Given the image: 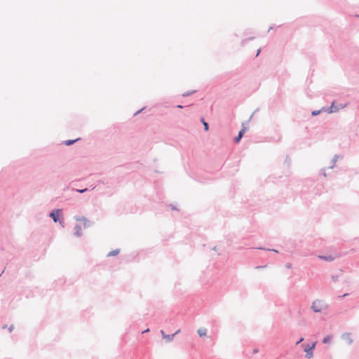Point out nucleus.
<instances>
[{"label": "nucleus", "mask_w": 359, "mask_h": 359, "mask_svg": "<svg viewBox=\"0 0 359 359\" xmlns=\"http://www.w3.org/2000/svg\"><path fill=\"white\" fill-rule=\"evenodd\" d=\"M259 109H256L254 112L252 114V115L250 116L249 119L245 122L242 123V129L238 132V134L236 137H234L233 142L236 144H238L241 142V139L243 138L245 133L247 131L248 128L245 126L246 124H248L251 119L252 118L254 114L258 111Z\"/></svg>", "instance_id": "nucleus-1"}, {"label": "nucleus", "mask_w": 359, "mask_h": 359, "mask_svg": "<svg viewBox=\"0 0 359 359\" xmlns=\"http://www.w3.org/2000/svg\"><path fill=\"white\" fill-rule=\"evenodd\" d=\"M327 308V305L323 301L319 299L313 301L311 305V309L315 313H320L323 311V309H326Z\"/></svg>", "instance_id": "nucleus-2"}, {"label": "nucleus", "mask_w": 359, "mask_h": 359, "mask_svg": "<svg viewBox=\"0 0 359 359\" xmlns=\"http://www.w3.org/2000/svg\"><path fill=\"white\" fill-rule=\"evenodd\" d=\"M346 107V104L342 103H337L335 100L332 101L331 105L326 108V112L328 114L336 113L339 111V109H343Z\"/></svg>", "instance_id": "nucleus-3"}, {"label": "nucleus", "mask_w": 359, "mask_h": 359, "mask_svg": "<svg viewBox=\"0 0 359 359\" xmlns=\"http://www.w3.org/2000/svg\"><path fill=\"white\" fill-rule=\"evenodd\" d=\"M62 213L61 209H54L49 213V217L53 219L55 223L59 222L63 226V219H60V215Z\"/></svg>", "instance_id": "nucleus-4"}, {"label": "nucleus", "mask_w": 359, "mask_h": 359, "mask_svg": "<svg viewBox=\"0 0 359 359\" xmlns=\"http://www.w3.org/2000/svg\"><path fill=\"white\" fill-rule=\"evenodd\" d=\"M316 346V341L313 342L310 344H303L304 351L306 352V358L311 359L313 357V350Z\"/></svg>", "instance_id": "nucleus-5"}, {"label": "nucleus", "mask_w": 359, "mask_h": 359, "mask_svg": "<svg viewBox=\"0 0 359 359\" xmlns=\"http://www.w3.org/2000/svg\"><path fill=\"white\" fill-rule=\"evenodd\" d=\"M74 219L76 220V221H80V222H83V226L84 228H88L90 226H91L93 225V222H90V220H88L86 217L84 216H82V217H79V216H75L74 217Z\"/></svg>", "instance_id": "nucleus-6"}, {"label": "nucleus", "mask_w": 359, "mask_h": 359, "mask_svg": "<svg viewBox=\"0 0 359 359\" xmlns=\"http://www.w3.org/2000/svg\"><path fill=\"white\" fill-rule=\"evenodd\" d=\"M340 256V253H336L334 255H320L319 256V258L326 262H332L336 258L339 257Z\"/></svg>", "instance_id": "nucleus-7"}, {"label": "nucleus", "mask_w": 359, "mask_h": 359, "mask_svg": "<svg viewBox=\"0 0 359 359\" xmlns=\"http://www.w3.org/2000/svg\"><path fill=\"white\" fill-rule=\"evenodd\" d=\"M341 338L346 341L348 345H351L353 344V340L351 337V333L349 332H344L341 334Z\"/></svg>", "instance_id": "nucleus-8"}, {"label": "nucleus", "mask_w": 359, "mask_h": 359, "mask_svg": "<svg viewBox=\"0 0 359 359\" xmlns=\"http://www.w3.org/2000/svg\"><path fill=\"white\" fill-rule=\"evenodd\" d=\"M180 332V330H177L175 333L171 334H167L166 336H163V339L166 340L167 342H170L173 340L174 337Z\"/></svg>", "instance_id": "nucleus-9"}, {"label": "nucleus", "mask_w": 359, "mask_h": 359, "mask_svg": "<svg viewBox=\"0 0 359 359\" xmlns=\"http://www.w3.org/2000/svg\"><path fill=\"white\" fill-rule=\"evenodd\" d=\"M74 230H75V232H74V235L77 237H81L82 236V229H81V226L76 224L74 226Z\"/></svg>", "instance_id": "nucleus-10"}, {"label": "nucleus", "mask_w": 359, "mask_h": 359, "mask_svg": "<svg viewBox=\"0 0 359 359\" xmlns=\"http://www.w3.org/2000/svg\"><path fill=\"white\" fill-rule=\"evenodd\" d=\"M79 140H80V138H76L75 140H67L64 142V144L66 146H71V145L74 144L75 142H76L77 141H79Z\"/></svg>", "instance_id": "nucleus-11"}, {"label": "nucleus", "mask_w": 359, "mask_h": 359, "mask_svg": "<svg viewBox=\"0 0 359 359\" xmlns=\"http://www.w3.org/2000/svg\"><path fill=\"white\" fill-rule=\"evenodd\" d=\"M197 333L200 337H204L207 334V330L204 327H201L198 330Z\"/></svg>", "instance_id": "nucleus-12"}, {"label": "nucleus", "mask_w": 359, "mask_h": 359, "mask_svg": "<svg viewBox=\"0 0 359 359\" xmlns=\"http://www.w3.org/2000/svg\"><path fill=\"white\" fill-rule=\"evenodd\" d=\"M120 252V249L117 248L116 250H114L111 252H109L108 254H107V257H114V256H116L117 255H118Z\"/></svg>", "instance_id": "nucleus-13"}, {"label": "nucleus", "mask_w": 359, "mask_h": 359, "mask_svg": "<svg viewBox=\"0 0 359 359\" xmlns=\"http://www.w3.org/2000/svg\"><path fill=\"white\" fill-rule=\"evenodd\" d=\"M322 111H326V108H325V107H323V108H322L321 109H320V110H315V111H313L311 112V116H317V115L320 114V112H322Z\"/></svg>", "instance_id": "nucleus-14"}, {"label": "nucleus", "mask_w": 359, "mask_h": 359, "mask_svg": "<svg viewBox=\"0 0 359 359\" xmlns=\"http://www.w3.org/2000/svg\"><path fill=\"white\" fill-rule=\"evenodd\" d=\"M339 158V155H337V154H336V155H334V157H333V158H332V165H330V166L329 167V168H334V165H335V163H336V162H337V159H338Z\"/></svg>", "instance_id": "nucleus-15"}, {"label": "nucleus", "mask_w": 359, "mask_h": 359, "mask_svg": "<svg viewBox=\"0 0 359 359\" xmlns=\"http://www.w3.org/2000/svg\"><path fill=\"white\" fill-rule=\"evenodd\" d=\"M332 339V336L331 335H327L325 336L323 339V344H328L330 342Z\"/></svg>", "instance_id": "nucleus-16"}, {"label": "nucleus", "mask_w": 359, "mask_h": 359, "mask_svg": "<svg viewBox=\"0 0 359 359\" xmlns=\"http://www.w3.org/2000/svg\"><path fill=\"white\" fill-rule=\"evenodd\" d=\"M88 190V188H84V189H73V191L77 192V193H79V194H83L85 192H86Z\"/></svg>", "instance_id": "nucleus-17"}, {"label": "nucleus", "mask_w": 359, "mask_h": 359, "mask_svg": "<svg viewBox=\"0 0 359 359\" xmlns=\"http://www.w3.org/2000/svg\"><path fill=\"white\" fill-rule=\"evenodd\" d=\"M201 121L203 123V126H204V130L205 131H208V129H209V125L207 122L205 121L204 118H201Z\"/></svg>", "instance_id": "nucleus-18"}, {"label": "nucleus", "mask_w": 359, "mask_h": 359, "mask_svg": "<svg viewBox=\"0 0 359 359\" xmlns=\"http://www.w3.org/2000/svg\"><path fill=\"white\" fill-rule=\"evenodd\" d=\"M195 92H196V90L187 91V92H185L184 93H183L182 96L183 97H188V96L194 94Z\"/></svg>", "instance_id": "nucleus-19"}, {"label": "nucleus", "mask_w": 359, "mask_h": 359, "mask_svg": "<svg viewBox=\"0 0 359 359\" xmlns=\"http://www.w3.org/2000/svg\"><path fill=\"white\" fill-rule=\"evenodd\" d=\"M257 248L259 249V250H267V251H272V252H278V250H276L275 249H269V248Z\"/></svg>", "instance_id": "nucleus-20"}, {"label": "nucleus", "mask_w": 359, "mask_h": 359, "mask_svg": "<svg viewBox=\"0 0 359 359\" xmlns=\"http://www.w3.org/2000/svg\"><path fill=\"white\" fill-rule=\"evenodd\" d=\"M255 39V37H254V36H252V37H250V38H248V39H244V40H243V41H242L241 44H242V45H244V43H246V41H250V40H252V39Z\"/></svg>", "instance_id": "nucleus-21"}, {"label": "nucleus", "mask_w": 359, "mask_h": 359, "mask_svg": "<svg viewBox=\"0 0 359 359\" xmlns=\"http://www.w3.org/2000/svg\"><path fill=\"white\" fill-rule=\"evenodd\" d=\"M338 279H339V276H332V280L334 282H337V281H338Z\"/></svg>", "instance_id": "nucleus-22"}, {"label": "nucleus", "mask_w": 359, "mask_h": 359, "mask_svg": "<svg viewBox=\"0 0 359 359\" xmlns=\"http://www.w3.org/2000/svg\"><path fill=\"white\" fill-rule=\"evenodd\" d=\"M320 175H323L324 177H326L327 175H326V172H325V169H321L320 170Z\"/></svg>", "instance_id": "nucleus-23"}, {"label": "nucleus", "mask_w": 359, "mask_h": 359, "mask_svg": "<svg viewBox=\"0 0 359 359\" xmlns=\"http://www.w3.org/2000/svg\"><path fill=\"white\" fill-rule=\"evenodd\" d=\"M348 294H349L348 293H345V294H344L343 295L339 296V297H338V298H339V299H342V298H344V297H346L348 296Z\"/></svg>", "instance_id": "nucleus-24"}, {"label": "nucleus", "mask_w": 359, "mask_h": 359, "mask_svg": "<svg viewBox=\"0 0 359 359\" xmlns=\"http://www.w3.org/2000/svg\"><path fill=\"white\" fill-rule=\"evenodd\" d=\"M304 341V338L303 337H301L297 342H296V345H298L300 343H302V341Z\"/></svg>", "instance_id": "nucleus-25"}, {"label": "nucleus", "mask_w": 359, "mask_h": 359, "mask_svg": "<svg viewBox=\"0 0 359 359\" xmlns=\"http://www.w3.org/2000/svg\"><path fill=\"white\" fill-rule=\"evenodd\" d=\"M14 329V326L13 325H10V327H8V331L9 332H11Z\"/></svg>", "instance_id": "nucleus-26"}, {"label": "nucleus", "mask_w": 359, "mask_h": 359, "mask_svg": "<svg viewBox=\"0 0 359 359\" xmlns=\"http://www.w3.org/2000/svg\"><path fill=\"white\" fill-rule=\"evenodd\" d=\"M258 352H259V349L257 348H254L252 351L253 354L257 353Z\"/></svg>", "instance_id": "nucleus-27"}, {"label": "nucleus", "mask_w": 359, "mask_h": 359, "mask_svg": "<svg viewBox=\"0 0 359 359\" xmlns=\"http://www.w3.org/2000/svg\"><path fill=\"white\" fill-rule=\"evenodd\" d=\"M144 109V107L142 108L141 109L138 110L137 111H136L135 113V115H137L138 114H140L141 111H142Z\"/></svg>", "instance_id": "nucleus-28"}, {"label": "nucleus", "mask_w": 359, "mask_h": 359, "mask_svg": "<svg viewBox=\"0 0 359 359\" xmlns=\"http://www.w3.org/2000/svg\"><path fill=\"white\" fill-rule=\"evenodd\" d=\"M170 206L171 209L173 210H177V208L175 205H172V204H170Z\"/></svg>", "instance_id": "nucleus-29"}, {"label": "nucleus", "mask_w": 359, "mask_h": 359, "mask_svg": "<svg viewBox=\"0 0 359 359\" xmlns=\"http://www.w3.org/2000/svg\"><path fill=\"white\" fill-rule=\"evenodd\" d=\"M161 334L163 338V336H166L167 335V334H165L163 330H161Z\"/></svg>", "instance_id": "nucleus-30"}, {"label": "nucleus", "mask_w": 359, "mask_h": 359, "mask_svg": "<svg viewBox=\"0 0 359 359\" xmlns=\"http://www.w3.org/2000/svg\"><path fill=\"white\" fill-rule=\"evenodd\" d=\"M260 52H261V48H259V49L257 50V51L256 57H257V56L259 55Z\"/></svg>", "instance_id": "nucleus-31"}, {"label": "nucleus", "mask_w": 359, "mask_h": 359, "mask_svg": "<svg viewBox=\"0 0 359 359\" xmlns=\"http://www.w3.org/2000/svg\"><path fill=\"white\" fill-rule=\"evenodd\" d=\"M184 107L183 105H182V104L177 105V108H178V109H183Z\"/></svg>", "instance_id": "nucleus-32"}, {"label": "nucleus", "mask_w": 359, "mask_h": 359, "mask_svg": "<svg viewBox=\"0 0 359 359\" xmlns=\"http://www.w3.org/2000/svg\"><path fill=\"white\" fill-rule=\"evenodd\" d=\"M266 266H256V269H262L264 268Z\"/></svg>", "instance_id": "nucleus-33"}, {"label": "nucleus", "mask_w": 359, "mask_h": 359, "mask_svg": "<svg viewBox=\"0 0 359 359\" xmlns=\"http://www.w3.org/2000/svg\"><path fill=\"white\" fill-rule=\"evenodd\" d=\"M149 331V329H147V330H145L142 331V334H144V333L148 332Z\"/></svg>", "instance_id": "nucleus-34"}, {"label": "nucleus", "mask_w": 359, "mask_h": 359, "mask_svg": "<svg viewBox=\"0 0 359 359\" xmlns=\"http://www.w3.org/2000/svg\"><path fill=\"white\" fill-rule=\"evenodd\" d=\"M273 29V27L271 26L269 29H268V32H269L271 30H272Z\"/></svg>", "instance_id": "nucleus-35"}, {"label": "nucleus", "mask_w": 359, "mask_h": 359, "mask_svg": "<svg viewBox=\"0 0 359 359\" xmlns=\"http://www.w3.org/2000/svg\"><path fill=\"white\" fill-rule=\"evenodd\" d=\"M212 250H215V251H216V250H217V247H216V246H215V247H214V248H212Z\"/></svg>", "instance_id": "nucleus-36"}, {"label": "nucleus", "mask_w": 359, "mask_h": 359, "mask_svg": "<svg viewBox=\"0 0 359 359\" xmlns=\"http://www.w3.org/2000/svg\"><path fill=\"white\" fill-rule=\"evenodd\" d=\"M287 268H290V264H288L287 266H286Z\"/></svg>", "instance_id": "nucleus-37"}, {"label": "nucleus", "mask_w": 359, "mask_h": 359, "mask_svg": "<svg viewBox=\"0 0 359 359\" xmlns=\"http://www.w3.org/2000/svg\"><path fill=\"white\" fill-rule=\"evenodd\" d=\"M2 328H3V329L6 328V325H4V326L2 327Z\"/></svg>", "instance_id": "nucleus-38"}]
</instances>
